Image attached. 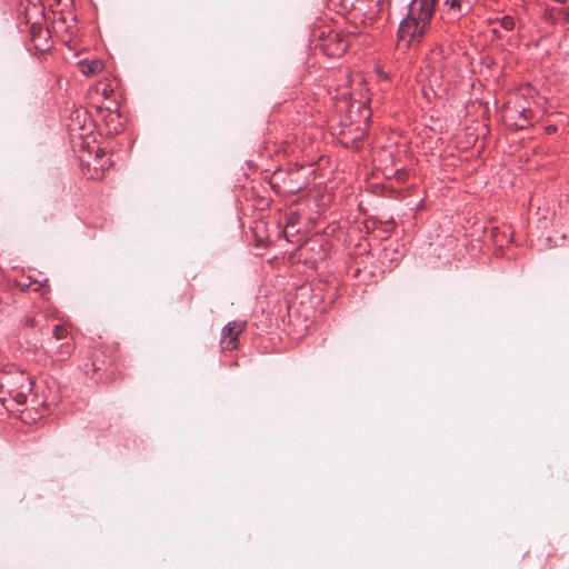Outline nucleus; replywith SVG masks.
I'll return each instance as SVG.
<instances>
[{"label": "nucleus", "mask_w": 569, "mask_h": 569, "mask_svg": "<svg viewBox=\"0 0 569 569\" xmlns=\"http://www.w3.org/2000/svg\"><path fill=\"white\" fill-rule=\"evenodd\" d=\"M435 10L421 0H412L407 17L400 22L398 36L408 44L420 42L430 27Z\"/></svg>", "instance_id": "f257e3e1"}, {"label": "nucleus", "mask_w": 569, "mask_h": 569, "mask_svg": "<svg viewBox=\"0 0 569 569\" xmlns=\"http://www.w3.org/2000/svg\"><path fill=\"white\" fill-rule=\"evenodd\" d=\"M31 390V379L24 372L17 371L0 377V401L12 411L27 403Z\"/></svg>", "instance_id": "f03ea898"}, {"label": "nucleus", "mask_w": 569, "mask_h": 569, "mask_svg": "<svg viewBox=\"0 0 569 569\" xmlns=\"http://www.w3.org/2000/svg\"><path fill=\"white\" fill-rule=\"evenodd\" d=\"M244 321H230L221 330L220 343L223 349L233 350L238 347V337L246 329Z\"/></svg>", "instance_id": "7ed1b4c3"}, {"label": "nucleus", "mask_w": 569, "mask_h": 569, "mask_svg": "<svg viewBox=\"0 0 569 569\" xmlns=\"http://www.w3.org/2000/svg\"><path fill=\"white\" fill-rule=\"evenodd\" d=\"M30 38L34 49L41 52L48 51L51 47L49 39L50 32L40 23H33L30 28Z\"/></svg>", "instance_id": "20e7f679"}, {"label": "nucleus", "mask_w": 569, "mask_h": 569, "mask_svg": "<svg viewBox=\"0 0 569 569\" xmlns=\"http://www.w3.org/2000/svg\"><path fill=\"white\" fill-rule=\"evenodd\" d=\"M104 64L100 59H84L79 62V69L84 76H91L102 71Z\"/></svg>", "instance_id": "39448f33"}, {"label": "nucleus", "mask_w": 569, "mask_h": 569, "mask_svg": "<svg viewBox=\"0 0 569 569\" xmlns=\"http://www.w3.org/2000/svg\"><path fill=\"white\" fill-rule=\"evenodd\" d=\"M517 111L519 113V119H518V121L515 122L516 127L519 129H525V128L529 127L530 119L532 117V110L522 108Z\"/></svg>", "instance_id": "423d86ee"}, {"label": "nucleus", "mask_w": 569, "mask_h": 569, "mask_svg": "<svg viewBox=\"0 0 569 569\" xmlns=\"http://www.w3.org/2000/svg\"><path fill=\"white\" fill-rule=\"evenodd\" d=\"M53 337L57 341L63 340L68 337V330L62 326L56 325L53 329Z\"/></svg>", "instance_id": "0eeeda50"}, {"label": "nucleus", "mask_w": 569, "mask_h": 569, "mask_svg": "<svg viewBox=\"0 0 569 569\" xmlns=\"http://www.w3.org/2000/svg\"><path fill=\"white\" fill-rule=\"evenodd\" d=\"M500 27L507 31H511L515 28V20L510 16H503L500 19Z\"/></svg>", "instance_id": "6e6552de"}, {"label": "nucleus", "mask_w": 569, "mask_h": 569, "mask_svg": "<svg viewBox=\"0 0 569 569\" xmlns=\"http://www.w3.org/2000/svg\"><path fill=\"white\" fill-rule=\"evenodd\" d=\"M446 4L450 9H460V0H446Z\"/></svg>", "instance_id": "1a4fd4ad"}, {"label": "nucleus", "mask_w": 569, "mask_h": 569, "mask_svg": "<svg viewBox=\"0 0 569 569\" xmlns=\"http://www.w3.org/2000/svg\"><path fill=\"white\" fill-rule=\"evenodd\" d=\"M556 131H557V127L553 126V124H549V126L546 127V132L549 133V134L553 133Z\"/></svg>", "instance_id": "9d476101"}, {"label": "nucleus", "mask_w": 569, "mask_h": 569, "mask_svg": "<svg viewBox=\"0 0 569 569\" xmlns=\"http://www.w3.org/2000/svg\"><path fill=\"white\" fill-rule=\"evenodd\" d=\"M422 2H426L427 4L430 6L431 9L435 10V7H436V3L438 2V0H421Z\"/></svg>", "instance_id": "9b49d317"}, {"label": "nucleus", "mask_w": 569, "mask_h": 569, "mask_svg": "<svg viewBox=\"0 0 569 569\" xmlns=\"http://www.w3.org/2000/svg\"><path fill=\"white\" fill-rule=\"evenodd\" d=\"M109 117H110L111 121H114L116 119H118V118H119V116H118V114H112V113H111V114H109Z\"/></svg>", "instance_id": "f8f14e48"}, {"label": "nucleus", "mask_w": 569, "mask_h": 569, "mask_svg": "<svg viewBox=\"0 0 569 569\" xmlns=\"http://www.w3.org/2000/svg\"><path fill=\"white\" fill-rule=\"evenodd\" d=\"M119 126H120V123L118 122V123H117V126H114V127H113V131H114L116 133L119 131V128H118Z\"/></svg>", "instance_id": "ddd939ff"}]
</instances>
